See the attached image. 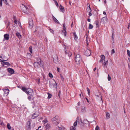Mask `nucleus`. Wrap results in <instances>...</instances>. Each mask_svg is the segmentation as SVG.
<instances>
[{"mask_svg":"<svg viewBox=\"0 0 130 130\" xmlns=\"http://www.w3.org/2000/svg\"><path fill=\"white\" fill-rule=\"evenodd\" d=\"M48 96L47 97V98L48 99H50V98H51V97L52 96V95L48 93Z\"/></svg>","mask_w":130,"mask_h":130,"instance_id":"obj_39","label":"nucleus"},{"mask_svg":"<svg viewBox=\"0 0 130 130\" xmlns=\"http://www.w3.org/2000/svg\"><path fill=\"white\" fill-rule=\"evenodd\" d=\"M89 15L90 16H91L92 15V14L91 12H89Z\"/></svg>","mask_w":130,"mask_h":130,"instance_id":"obj_54","label":"nucleus"},{"mask_svg":"<svg viewBox=\"0 0 130 130\" xmlns=\"http://www.w3.org/2000/svg\"><path fill=\"white\" fill-rule=\"evenodd\" d=\"M57 70L59 72V68H57Z\"/></svg>","mask_w":130,"mask_h":130,"instance_id":"obj_59","label":"nucleus"},{"mask_svg":"<svg viewBox=\"0 0 130 130\" xmlns=\"http://www.w3.org/2000/svg\"><path fill=\"white\" fill-rule=\"evenodd\" d=\"M7 127L8 129L10 130L11 129V127L10 126V124L9 123H8L7 124Z\"/></svg>","mask_w":130,"mask_h":130,"instance_id":"obj_34","label":"nucleus"},{"mask_svg":"<svg viewBox=\"0 0 130 130\" xmlns=\"http://www.w3.org/2000/svg\"><path fill=\"white\" fill-rule=\"evenodd\" d=\"M30 121H28L26 125V128L27 129L30 130Z\"/></svg>","mask_w":130,"mask_h":130,"instance_id":"obj_7","label":"nucleus"},{"mask_svg":"<svg viewBox=\"0 0 130 130\" xmlns=\"http://www.w3.org/2000/svg\"><path fill=\"white\" fill-rule=\"evenodd\" d=\"M62 34H63L64 35V36L65 37L66 36V30H65V31H64V30H63L62 31Z\"/></svg>","mask_w":130,"mask_h":130,"instance_id":"obj_28","label":"nucleus"},{"mask_svg":"<svg viewBox=\"0 0 130 130\" xmlns=\"http://www.w3.org/2000/svg\"><path fill=\"white\" fill-rule=\"evenodd\" d=\"M58 128H59V130H62V128H61L60 127L58 126Z\"/></svg>","mask_w":130,"mask_h":130,"instance_id":"obj_50","label":"nucleus"},{"mask_svg":"<svg viewBox=\"0 0 130 130\" xmlns=\"http://www.w3.org/2000/svg\"><path fill=\"white\" fill-rule=\"evenodd\" d=\"M8 71L10 73L12 74L14 73V70L11 68H9L8 69Z\"/></svg>","mask_w":130,"mask_h":130,"instance_id":"obj_17","label":"nucleus"},{"mask_svg":"<svg viewBox=\"0 0 130 130\" xmlns=\"http://www.w3.org/2000/svg\"><path fill=\"white\" fill-rule=\"evenodd\" d=\"M8 59V58L6 56H4L3 58V60L4 61H6Z\"/></svg>","mask_w":130,"mask_h":130,"instance_id":"obj_31","label":"nucleus"},{"mask_svg":"<svg viewBox=\"0 0 130 130\" xmlns=\"http://www.w3.org/2000/svg\"><path fill=\"white\" fill-rule=\"evenodd\" d=\"M59 9H60V10L61 12H64V8L61 5H60Z\"/></svg>","mask_w":130,"mask_h":130,"instance_id":"obj_18","label":"nucleus"},{"mask_svg":"<svg viewBox=\"0 0 130 130\" xmlns=\"http://www.w3.org/2000/svg\"><path fill=\"white\" fill-rule=\"evenodd\" d=\"M111 79V77L109 74L108 75V80L109 81H110Z\"/></svg>","mask_w":130,"mask_h":130,"instance_id":"obj_42","label":"nucleus"},{"mask_svg":"<svg viewBox=\"0 0 130 130\" xmlns=\"http://www.w3.org/2000/svg\"><path fill=\"white\" fill-rule=\"evenodd\" d=\"M81 58L80 55L77 54L75 58V61L77 64H79L80 61L81 60Z\"/></svg>","mask_w":130,"mask_h":130,"instance_id":"obj_1","label":"nucleus"},{"mask_svg":"<svg viewBox=\"0 0 130 130\" xmlns=\"http://www.w3.org/2000/svg\"><path fill=\"white\" fill-rule=\"evenodd\" d=\"M1 124V125H4V123H3V122H1L0 123Z\"/></svg>","mask_w":130,"mask_h":130,"instance_id":"obj_56","label":"nucleus"},{"mask_svg":"<svg viewBox=\"0 0 130 130\" xmlns=\"http://www.w3.org/2000/svg\"><path fill=\"white\" fill-rule=\"evenodd\" d=\"M3 63L5 65L8 66H10V65L9 63L8 62L4 61L3 62Z\"/></svg>","mask_w":130,"mask_h":130,"instance_id":"obj_29","label":"nucleus"},{"mask_svg":"<svg viewBox=\"0 0 130 130\" xmlns=\"http://www.w3.org/2000/svg\"><path fill=\"white\" fill-rule=\"evenodd\" d=\"M112 54H114L115 53V51L113 49L112 50Z\"/></svg>","mask_w":130,"mask_h":130,"instance_id":"obj_52","label":"nucleus"},{"mask_svg":"<svg viewBox=\"0 0 130 130\" xmlns=\"http://www.w3.org/2000/svg\"><path fill=\"white\" fill-rule=\"evenodd\" d=\"M61 93V92L60 91H59V93H58V96H59V95H60V94Z\"/></svg>","mask_w":130,"mask_h":130,"instance_id":"obj_57","label":"nucleus"},{"mask_svg":"<svg viewBox=\"0 0 130 130\" xmlns=\"http://www.w3.org/2000/svg\"><path fill=\"white\" fill-rule=\"evenodd\" d=\"M86 43H87V45H88L89 44V40L88 41V36L87 35H86Z\"/></svg>","mask_w":130,"mask_h":130,"instance_id":"obj_30","label":"nucleus"},{"mask_svg":"<svg viewBox=\"0 0 130 130\" xmlns=\"http://www.w3.org/2000/svg\"><path fill=\"white\" fill-rule=\"evenodd\" d=\"M22 90L23 91H25L26 92V91L27 89H26V88H25L24 87H23L22 88Z\"/></svg>","mask_w":130,"mask_h":130,"instance_id":"obj_44","label":"nucleus"},{"mask_svg":"<svg viewBox=\"0 0 130 130\" xmlns=\"http://www.w3.org/2000/svg\"><path fill=\"white\" fill-rule=\"evenodd\" d=\"M101 59L100 60L99 62L100 63H103L105 59V56L103 55H101Z\"/></svg>","mask_w":130,"mask_h":130,"instance_id":"obj_12","label":"nucleus"},{"mask_svg":"<svg viewBox=\"0 0 130 130\" xmlns=\"http://www.w3.org/2000/svg\"><path fill=\"white\" fill-rule=\"evenodd\" d=\"M50 31V32L52 33H54V30L53 29L50 28L49 29Z\"/></svg>","mask_w":130,"mask_h":130,"instance_id":"obj_45","label":"nucleus"},{"mask_svg":"<svg viewBox=\"0 0 130 130\" xmlns=\"http://www.w3.org/2000/svg\"><path fill=\"white\" fill-rule=\"evenodd\" d=\"M37 60L38 62H40V63H41L42 62V61L41 60L40 58H38L37 59Z\"/></svg>","mask_w":130,"mask_h":130,"instance_id":"obj_32","label":"nucleus"},{"mask_svg":"<svg viewBox=\"0 0 130 130\" xmlns=\"http://www.w3.org/2000/svg\"><path fill=\"white\" fill-rule=\"evenodd\" d=\"M82 111L84 112L85 111V107L84 106H82L81 108Z\"/></svg>","mask_w":130,"mask_h":130,"instance_id":"obj_36","label":"nucleus"},{"mask_svg":"<svg viewBox=\"0 0 130 130\" xmlns=\"http://www.w3.org/2000/svg\"><path fill=\"white\" fill-rule=\"evenodd\" d=\"M86 100H87V102H88V103L89 102V100H88V99L87 98H86Z\"/></svg>","mask_w":130,"mask_h":130,"instance_id":"obj_61","label":"nucleus"},{"mask_svg":"<svg viewBox=\"0 0 130 130\" xmlns=\"http://www.w3.org/2000/svg\"><path fill=\"white\" fill-rule=\"evenodd\" d=\"M57 118H58V117H57L55 116L53 118V121H58V120Z\"/></svg>","mask_w":130,"mask_h":130,"instance_id":"obj_27","label":"nucleus"},{"mask_svg":"<svg viewBox=\"0 0 130 130\" xmlns=\"http://www.w3.org/2000/svg\"><path fill=\"white\" fill-rule=\"evenodd\" d=\"M110 118V115L109 113L107 112L106 113V118L107 119H108Z\"/></svg>","mask_w":130,"mask_h":130,"instance_id":"obj_24","label":"nucleus"},{"mask_svg":"<svg viewBox=\"0 0 130 130\" xmlns=\"http://www.w3.org/2000/svg\"><path fill=\"white\" fill-rule=\"evenodd\" d=\"M95 95L96 97V98L97 99H100L101 101H102V102H103V101L102 100V96L101 93L99 92L98 94H96Z\"/></svg>","mask_w":130,"mask_h":130,"instance_id":"obj_11","label":"nucleus"},{"mask_svg":"<svg viewBox=\"0 0 130 130\" xmlns=\"http://www.w3.org/2000/svg\"><path fill=\"white\" fill-rule=\"evenodd\" d=\"M53 18L54 21L56 23L58 24L59 23V22H58V20L56 19L55 18V17L54 16H53Z\"/></svg>","mask_w":130,"mask_h":130,"instance_id":"obj_23","label":"nucleus"},{"mask_svg":"<svg viewBox=\"0 0 130 130\" xmlns=\"http://www.w3.org/2000/svg\"><path fill=\"white\" fill-rule=\"evenodd\" d=\"M49 77L51 78L53 77V75L52 74L50 73H49Z\"/></svg>","mask_w":130,"mask_h":130,"instance_id":"obj_43","label":"nucleus"},{"mask_svg":"<svg viewBox=\"0 0 130 130\" xmlns=\"http://www.w3.org/2000/svg\"><path fill=\"white\" fill-rule=\"evenodd\" d=\"M104 2L106 4V0H105L104 1Z\"/></svg>","mask_w":130,"mask_h":130,"instance_id":"obj_62","label":"nucleus"},{"mask_svg":"<svg viewBox=\"0 0 130 130\" xmlns=\"http://www.w3.org/2000/svg\"><path fill=\"white\" fill-rule=\"evenodd\" d=\"M53 60L54 62L57 63L58 62V59L57 56H56L55 57L53 58Z\"/></svg>","mask_w":130,"mask_h":130,"instance_id":"obj_20","label":"nucleus"},{"mask_svg":"<svg viewBox=\"0 0 130 130\" xmlns=\"http://www.w3.org/2000/svg\"><path fill=\"white\" fill-rule=\"evenodd\" d=\"M60 75L61 80H62L63 81L64 80V78L63 77V76L61 74H60Z\"/></svg>","mask_w":130,"mask_h":130,"instance_id":"obj_41","label":"nucleus"},{"mask_svg":"<svg viewBox=\"0 0 130 130\" xmlns=\"http://www.w3.org/2000/svg\"><path fill=\"white\" fill-rule=\"evenodd\" d=\"M88 91V94L89 95H90V90H89V91L88 90V91Z\"/></svg>","mask_w":130,"mask_h":130,"instance_id":"obj_53","label":"nucleus"},{"mask_svg":"<svg viewBox=\"0 0 130 130\" xmlns=\"http://www.w3.org/2000/svg\"><path fill=\"white\" fill-rule=\"evenodd\" d=\"M68 54L69 56L70 57L72 55V53H68Z\"/></svg>","mask_w":130,"mask_h":130,"instance_id":"obj_47","label":"nucleus"},{"mask_svg":"<svg viewBox=\"0 0 130 130\" xmlns=\"http://www.w3.org/2000/svg\"><path fill=\"white\" fill-rule=\"evenodd\" d=\"M34 94L30 95L28 97V99L29 101L34 100L35 99V97L34 96Z\"/></svg>","mask_w":130,"mask_h":130,"instance_id":"obj_14","label":"nucleus"},{"mask_svg":"<svg viewBox=\"0 0 130 130\" xmlns=\"http://www.w3.org/2000/svg\"><path fill=\"white\" fill-rule=\"evenodd\" d=\"M78 122L77 120H76L73 124L74 126H72L70 128V130H76V127H77Z\"/></svg>","mask_w":130,"mask_h":130,"instance_id":"obj_4","label":"nucleus"},{"mask_svg":"<svg viewBox=\"0 0 130 130\" xmlns=\"http://www.w3.org/2000/svg\"><path fill=\"white\" fill-rule=\"evenodd\" d=\"M95 130H100L98 126H96L95 128Z\"/></svg>","mask_w":130,"mask_h":130,"instance_id":"obj_46","label":"nucleus"},{"mask_svg":"<svg viewBox=\"0 0 130 130\" xmlns=\"http://www.w3.org/2000/svg\"><path fill=\"white\" fill-rule=\"evenodd\" d=\"M108 63V60L107 59L104 60V62L103 63V65L104 67L106 66V67H107L106 66V65Z\"/></svg>","mask_w":130,"mask_h":130,"instance_id":"obj_19","label":"nucleus"},{"mask_svg":"<svg viewBox=\"0 0 130 130\" xmlns=\"http://www.w3.org/2000/svg\"><path fill=\"white\" fill-rule=\"evenodd\" d=\"M55 3L56 5L57 6H58V4L57 2H56Z\"/></svg>","mask_w":130,"mask_h":130,"instance_id":"obj_51","label":"nucleus"},{"mask_svg":"<svg viewBox=\"0 0 130 130\" xmlns=\"http://www.w3.org/2000/svg\"><path fill=\"white\" fill-rule=\"evenodd\" d=\"M29 27L30 28H32L33 26V21L32 20H30L29 23Z\"/></svg>","mask_w":130,"mask_h":130,"instance_id":"obj_13","label":"nucleus"},{"mask_svg":"<svg viewBox=\"0 0 130 130\" xmlns=\"http://www.w3.org/2000/svg\"><path fill=\"white\" fill-rule=\"evenodd\" d=\"M1 1L0 0V6H2V1Z\"/></svg>","mask_w":130,"mask_h":130,"instance_id":"obj_49","label":"nucleus"},{"mask_svg":"<svg viewBox=\"0 0 130 130\" xmlns=\"http://www.w3.org/2000/svg\"><path fill=\"white\" fill-rule=\"evenodd\" d=\"M42 122L44 123H45L47 122V121L46 119H45L42 121Z\"/></svg>","mask_w":130,"mask_h":130,"instance_id":"obj_40","label":"nucleus"},{"mask_svg":"<svg viewBox=\"0 0 130 130\" xmlns=\"http://www.w3.org/2000/svg\"><path fill=\"white\" fill-rule=\"evenodd\" d=\"M27 57L29 59H30L32 57L30 53L27 54Z\"/></svg>","mask_w":130,"mask_h":130,"instance_id":"obj_25","label":"nucleus"},{"mask_svg":"<svg viewBox=\"0 0 130 130\" xmlns=\"http://www.w3.org/2000/svg\"><path fill=\"white\" fill-rule=\"evenodd\" d=\"M91 54V52L90 51L89 49H87L85 53V54L86 56H89Z\"/></svg>","mask_w":130,"mask_h":130,"instance_id":"obj_9","label":"nucleus"},{"mask_svg":"<svg viewBox=\"0 0 130 130\" xmlns=\"http://www.w3.org/2000/svg\"><path fill=\"white\" fill-rule=\"evenodd\" d=\"M73 35L75 40H78L77 36L75 32L73 33Z\"/></svg>","mask_w":130,"mask_h":130,"instance_id":"obj_22","label":"nucleus"},{"mask_svg":"<svg viewBox=\"0 0 130 130\" xmlns=\"http://www.w3.org/2000/svg\"><path fill=\"white\" fill-rule=\"evenodd\" d=\"M22 11L24 13H27L28 8L23 4H22L21 6Z\"/></svg>","mask_w":130,"mask_h":130,"instance_id":"obj_3","label":"nucleus"},{"mask_svg":"<svg viewBox=\"0 0 130 130\" xmlns=\"http://www.w3.org/2000/svg\"><path fill=\"white\" fill-rule=\"evenodd\" d=\"M41 64L38 62H37L34 63V65L36 68H38L40 67Z\"/></svg>","mask_w":130,"mask_h":130,"instance_id":"obj_8","label":"nucleus"},{"mask_svg":"<svg viewBox=\"0 0 130 130\" xmlns=\"http://www.w3.org/2000/svg\"><path fill=\"white\" fill-rule=\"evenodd\" d=\"M16 35L19 39L21 38V35L19 33L17 32H16Z\"/></svg>","mask_w":130,"mask_h":130,"instance_id":"obj_21","label":"nucleus"},{"mask_svg":"<svg viewBox=\"0 0 130 130\" xmlns=\"http://www.w3.org/2000/svg\"><path fill=\"white\" fill-rule=\"evenodd\" d=\"M103 14L105 15L106 14V12H103Z\"/></svg>","mask_w":130,"mask_h":130,"instance_id":"obj_60","label":"nucleus"},{"mask_svg":"<svg viewBox=\"0 0 130 130\" xmlns=\"http://www.w3.org/2000/svg\"><path fill=\"white\" fill-rule=\"evenodd\" d=\"M63 30H64V31H65V30H66V24L65 23L63 24Z\"/></svg>","mask_w":130,"mask_h":130,"instance_id":"obj_37","label":"nucleus"},{"mask_svg":"<svg viewBox=\"0 0 130 130\" xmlns=\"http://www.w3.org/2000/svg\"><path fill=\"white\" fill-rule=\"evenodd\" d=\"M26 93L28 95L34 94L33 91L30 88L27 89L26 91Z\"/></svg>","mask_w":130,"mask_h":130,"instance_id":"obj_5","label":"nucleus"},{"mask_svg":"<svg viewBox=\"0 0 130 130\" xmlns=\"http://www.w3.org/2000/svg\"><path fill=\"white\" fill-rule=\"evenodd\" d=\"M87 11L89 12H91V10L90 6L87 7Z\"/></svg>","mask_w":130,"mask_h":130,"instance_id":"obj_26","label":"nucleus"},{"mask_svg":"<svg viewBox=\"0 0 130 130\" xmlns=\"http://www.w3.org/2000/svg\"><path fill=\"white\" fill-rule=\"evenodd\" d=\"M29 51L31 53H32V49L30 47H29Z\"/></svg>","mask_w":130,"mask_h":130,"instance_id":"obj_48","label":"nucleus"},{"mask_svg":"<svg viewBox=\"0 0 130 130\" xmlns=\"http://www.w3.org/2000/svg\"><path fill=\"white\" fill-rule=\"evenodd\" d=\"M127 55L130 58V51L129 50H127Z\"/></svg>","mask_w":130,"mask_h":130,"instance_id":"obj_38","label":"nucleus"},{"mask_svg":"<svg viewBox=\"0 0 130 130\" xmlns=\"http://www.w3.org/2000/svg\"><path fill=\"white\" fill-rule=\"evenodd\" d=\"M88 22H90V19H88Z\"/></svg>","mask_w":130,"mask_h":130,"instance_id":"obj_58","label":"nucleus"},{"mask_svg":"<svg viewBox=\"0 0 130 130\" xmlns=\"http://www.w3.org/2000/svg\"><path fill=\"white\" fill-rule=\"evenodd\" d=\"M102 21L104 24L108 22L107 18L106 17L103 18L102 19Z\"/></svg>","mask_w":130,"mask_h":130,"instance_id":"obj_10","label":"nucleus"},{"mask_svg":"<svg viewBox=\"0 0 130 130\" xmlns=\"http://www.w3.org/2000/svg\"><path fill=\"white\" fill-rule=\"evenodd\" d=\"M93 27V26L91 25V24H89V28L90 29H92Z\"/></svg>","mask_w":130,"mask_h":130,"instance_id":"obj_35","label":"nucleus"},{"mask_svg":"<svg viewBox=\"0 0 130 130\" xmlns=\"http://www.w3.org/2000/svg\"><path fill=\"white\" fill-rule=\"evenodd\" d=\"M77 105L78 106H79L80 105V102H79L77 103Z\"/></svg>","mask_w":130,"mask_h":130,"instance_id":"obj_55","label":"nucleus"},{"mask_svg":"<svg viewBox=\"0 0 130 130\" xmlns=\"http://www.w3.org/2000/svg\"><path fill=\"white\" fill-rule=\"evenodd\" d=\"M4 95L5 96L7 95L9 92V90L8 89H5L4 90Z\"/></svg>","mask_w":130,"mask_h":130,"instance_id":"obj_15","label":"nucleus"},{"mask_svg":"<svg viewBox=\"0 0 130 130\" xmlns=\"http://www.w3.org/2000/svg\"><path fill=\"white\" fill-rule=\"evenodd\" d=\"M9 35L8 34H6L4 35V40H8L9 39Z\"/></svg>","mask_w":130,"mask_h":130,"instance_id":"obj_16","label":"nucleus"},{"mask_svg":"<svg viewBox=\"0 0 130 130\" xmlns=\"http://www.w3.org/2000/svg\"><path fill=\"white\" fill-rule=\"evenodd\" d=\"M50 127V124H47L46 125V129H48Z\"/></svg>","mask_w":130,"mask_h":130,"instance_id":"obj_33","label":"nucleus"},{"mask_svg":"<svg viewBox=\"0 0 130 130\" xmlns=\"http://www.w3.org/2000/svg\"><path fill=\"white\" fill-rule=\"evenodd\" d=\"M54 83H52L51 82L50 83V86L52 88H56L57 87V84L56 83L55 81H54Z\"/></svg>","mask_w":130,"mask_h":130,"instance_id":"obj_6","label":"nucleus"},{"mask_svg":"<svg viewBox=\"0 0 130 130\" xmlns=\"http://www.w3.org/2000/svg\"><path fill=\"white\" fill-rule=\"evenodd\" d=\"M37 111L32 115L31 118L32 119L37 118L39 115V109L38 108H37Z\"/></svg>","mask_w":130,"mask_h":130,"instance_id":"obj_2","label":"nucleus"},{"mask_svg":"<svg viewBox=\"0 0 130 130\" xmlns=\"http://www.w3.org/2000/svg\"><path fill=\"white\" fill-rule=\"evenodd\" d=\"M87 6H88V7H89V6H90L89 4V3L87 4Z\"/></svg>","mask_w":130,"mask_h":130,"instance_id":"obj_64","label":"nucleus"},{"mask_svg":"<svg viewBox=\"0 0 130 130\" xmlns=\"http://www.w3.org/2000/svg\"><path fill=\"white\" fill-rule=\"evenodd\" d=\"M0 62H3L4 61L0 59Z\"/></svg>","mask_w":130,"mask_h":130,"instance_id":"obj_63","label":"nucleus"}]
</instances>
